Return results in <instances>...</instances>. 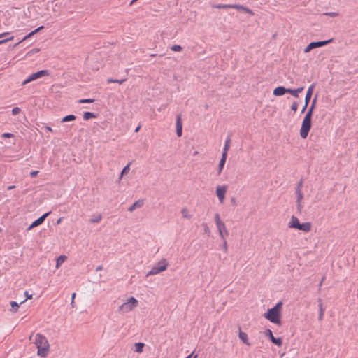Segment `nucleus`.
Wrapping results in <instances>:
<instances>
[{
	"label": "nucleus",
	"instance_id": "obj_28",
	"mask_svg": "<svg viewBox=\"0 0 358 358\" xmlns=\"http://www.w3.org/2000/svg\"><path fill=\"white\" fill-rule=\"evenodd\" d=\"M95 117H96V115L93 113H91V112H85L83 114V119L85 120H88L91 118H94Z\"/></svg>",
	"mask_w": 358,
	"mask_h": 358
},
{
	"label": "nucleus",
	"instance_id": "obj_45",
	"mask_svg": "<svg viewBox=\"0 0 358 358\" xmlns=\"http://www.w3.org/2000/svg\"><path fill=\"white\" fill-rule=\"evenodd\" d=\"M1 137L3 138H12V137H13V134H11V133H3L1 135Z\"/></svg>",
	"mask_w": 358,
	"mask_h": 358
},
{
	"label": "nucleus",
	"instance_id": "obj_57",
	"mask_svg": "<svg viewBox=\"0 0 358 358\" xmlns=\"http://www.w3.org/2000/svg\"><path fill=\"white\" fill-rule=\"evenodd\" d=\"M324 280V277H323V278H322V280H321V281H320V284H319V287H320L322 286V283H323Z\"/></svg>",
	"mask_w": 358,
	"mask_h": 358
},
{
	"label": "nucleus",
	"instance_id": "obj_15",
	"mask_svg": "<svg viewBox=\"0 0 358 358\" xmlns=\"http://www.w3.org/2000/svg\"><path fill=\"white\" fill-rule=\"evenodd\" d=\"M299 225H300V223H299V219L295 216H292V217L288 223V227L289 228H294V229H298Z\"/></svg>",
	"mask_w": 358,
	"mask_h": 358
},
{
	"label": "nucleus",
	"instance_id": "obj_1",
	"mask_svg": "<svg viewBox=\"0 0 358 358\" xmlns=\"http://www.w3.org/2000/svg\"><path fill=\"white\" fill-rule=\"evenodd\" d=\"M34 343L37 348V355L41 357H46L50 352V344L47 338L37 333L34 338Z\"/></svg>",
	"mask_w": 358,
	"mask_h": 358
},
{
	"label": "nucleus",
	"instance_id": "obj_7",
	"mask_svg": "<svg viewBox=\"0 0 358 358\" xmlns=\"http://www.w3.org/2000/svg\"><path fill=\"white\" fill-rule=\"evenodd\" d=\"M227 192V185H217L215 189V194L220 204H222L225 199V195Z\"/></svg>",
	"mask_w": 358,
	"mask_h": 358
},
{
	"label": "nucleus",
	"instance_id": "obj_4",
	"mask_svg": "<svg viewBox=\"0 0 358 358\" xmlns=\"http://www.w3.org/2000/svg\"><path fill=\"white\" fill-rule=\"evenodd\" d=\"M169 266V263L166 259H162L158 263L154 266L151 270L147 273L146 276L154 275L164 271Z\"/></svg>",
	"mask_w": 358,
	"mask_h": 358
},
{
	"label": "nucleus",
	"instance_id": "obj_21",
	"mask_svg": "<svg viewBox=\"0 0 358 358\" xmlns=\"http://www.w3.org/2000/svg\"><path fill=\"white\" fill-rule=\"evenodd\" d=\"M299 230H301L304 232H308L311 229V224L308 222L300 223V225L298 228Z\"/></svg>",
	"mask_w": 358,
	"mask_h": 358
},
{
	"label": "nucleus",
	"instance_id": "obj_58",
	"mask_svg": "<svg viewBox=\"0 0 358 358\" xmlns=\"http://www.w3.org/2000/svg\"><path fill=\"white\" fill-rule=\"evenodd\" d=\"M62 220V217L59 218V219L57 220V224H59V223L61 222Z\"/></svg>",
	"mask_w": 358,
	"mask_h": 358
},
{
	"label": "nucleus",
	"instance_id": "obj_55",
	"mask_svg": "<svg viewBox=\"0 0 358 358\" xmlns=\"http://www.w3.org/2000/svg\"><path fill=\"white\" fill-rule=\"evenodd\" d=\"M75 296H76V293H73L72 296H71V303H73Z\"/></svg>",
	"mask_w": 358,
	"mask_h": 358
},
{
	"label": "nucleus",
	"instance_id": "obj_11",
	"mask_svg": "<svg viewBox=\"0 0 358 358\" xmlns=\"http://www.w3.org/2000/svg\"><path fill=\"white\" fill-rule=\"evenodd\" d=\"M296 208L299 212H301L303 206H302V199L303 198V194L301 190L296 189Z\"/></svg>",
	"mask_w": 358,
	"mask_h": 358
},
{
	"label": "nucleus",
	"instance_id": "obj_5",
	"mask_svg": "<svg viewBox=\"0 0 358 358\" xmlns=\"http://www.w3.org/2000/svg\"><path fill=\"white\" fill-rule=\"evenodd\" d=\"M311 127V117L309 115H306L300 129V136L302 138H306L308 136V132Z\"/></svg>",
	"mask_w": 358,
	"mask_h": 358
},
{
	"label": "nucleus",
	"instance_id": "obj_16",
	"mask_svg": "<svg viewBox=\"0 0 358 358\" xmlns=\"http://www.w3.org/2000/svg\"><path fill=\"white\" fill-rule=\"evenodd\" d=\"M287 92V89L285 87L280 86L273 90V94L276 96H280L284 95Z\"/></svg>",
	"mask_w": 358,
	"mask_h": 358
},
{
	"label": "nucleus",
	"instance_id": "obj_29",
	"mask_svg": "<svg viewBox=\"0 0 358 358\" xmlns=\"http://www.w3.org/2000/svg\"><path fill=\"white\" fill-rule=\"evenodd\" d=\"M76 119V116L74 115H68L66 116H65L64 117H63L62 119V122H69V121H73Z\"/></svg>",
	"mask_w": 358,
	"mask_h": 358
},
{
	"label": "nucleus",
	"instance_id": "obj_34",
	"mask_svg": "<svg viewBox=\"0 0 358 358\" xmlns=\"http://www.w3.org/2000/svg\"><path fill=\"white\" fill-rule=\"evenodd\" d=\"M230 142H231V140H230V138L228 137L226 141H225V143H224V148H223V151L224 152H228V150H229V144H230Z\"/></svg>",
	"mask_w": 358,
	"mask_h": 358
},
{
	"label": "nucleus",
	"instance_id": "obj_42",
	"mask_svg": "<svg viewBox=\"0 0 358 358\" xmlns=\"http://www.w3.org/2000/svg\"><path fill=\"white\" fill-rule=\"evenodd\" d=\"M130 164H127L122 170V175H124L129 171Z\"/></svg>",
	"mask_w": 358,
	"mask_h": 358
},
{
	"label": "nucleus",
	"instance_id": "obj_10",
	"mask_svg": "<svg viewBox=\"0 0 358 358\" xmlns=\"http://www.w3.org/2000/svg\"><path fill=\"white\" fill-rule=\"evenodd\" d=\"M265 335L268 336L272 343L280 347L282 344L281 338H275L271 329H268L265 331Z\"/></svg>",
	"mask_w": 358,
	"mask_h": 358
},
{
	"label": "nucleus",
	"instance_id": "obj_26",
	"mask_svg": "<svg viewBox=\"0 0 358 358\" xmlns=\"http://www.w3.org/2000/svg\"><path fill=\"white\" fill-rule=\"evenodd\" d=\"M318 307H319L318 320L320 321H321L323 319V315H324V309L323 308V306H322L321 299L319 300Z\"/></svg>",
	"mask_w": 358,
	"mask_h": 358
},
{
	"label": "nucleus",
	"instance_id": "obj_25",
	"mask_svg": "<svg viewBox=\"0 0 358 358\" xmlns=\"http://www.w3.org/2000/svg\"><path fill=\"white\" fill-rule=\"evenodd\" d=\"M145 345L143 343L138 342L134 344V351L138 353H141L143 351Z\"/></svg>",
	"mask_w": 358,
	"mask_h": 358
},
{
	"label": "nucleus",
	"instance_id": "obj_40",
	"mask_svg": "<svg viewBox=\"0 0 358 358\" xmlns=\"http://www.w3.org/2000/svg\"><path fill=\"white\" fill-rule=\"evenodd\" d=\"M78 101H79V103H89L94 102V99H80Z\"/></svg>",
	"mask_w": 358,
	"mask_h": 358
},
{
	"label": "nucleus",
	"instance_id": "obj_43",
	"mask_svg": "<svg viewBox=\"0 0 358 358\" xmlns=\"http://www.w3.org/2000/svg\"><path fill=\"white\" fill-rule=\"evenodd\" d=\"M24 295L26 296V299L21 302V303H24L27 299H32V294H29L28 291L24 292Z\"/></svg>",
	"mask_w": 358,
	"mask_h": 358
},
{
	"label": "nucleus",
	"instance_id": "obj_47",
	"mask_svg": "<svg viewBox=\"0 0 358 358\" xmlns=\"http://www.w3.org/2000/svg\"><path fill=\"white\" fill-rule=\"evenodd\" d=\"M297 108H298V105L296 102L293 103L292 106H291V109L296 112L297 110Z\"/></svg>",
	"mask_w": 358,
	"mask_h": 358
},
{
	"label": "nucleus",
	"instance_id": "obj_24",
	"mask_svg": "<svg viewBox=\"0 0 358 358\" xmlns=\"http://www.w3.org/2000/svg\"><path fill=\"white\" fill-rule=\"evenodd\" d=\"M66 258L67 257L66 255L59 256L56 259V265H55L56 268H59L60 267V266L65 262Z\"/></svg>",
	"mask_w": 358,
	"mask_h": 358
},
{
	"label": "nucleus",
	"instance_id": "obj_38",
	"mask_svg": "<svg viewBox=\"0 0 358 358\" xmlns=\"http://www.w3.org/2000/svg\"><path fill=\"white\" fill-rule=\"evenodd\" d=\"M222 249L224 251V252H227V250H228L227 239L226 238L222 239Z\"/></svg>",
	"mask_w": 358,
	"mask_h": 358
},
{
	"label": "nucleus",
	"instance_id": "obj_50",
	"mask_svg": "<svg viewBox=\"0 0 358 358\" xmlns=\"http://www.w3.org/2000/svg\"><path fill=\"white\" fill-rule=\"evenodd\" d=\"M38 173V171H33L30 173V176L31 177H35L36 176H37V174Z\"/></svg>",
	"mask_w": 358,
	"mask_h": 358
},
{
	"label": "nucleus",
	"instance_id": "obj_18",
	"mask_svg": "<svg viewBox=\"0 0 358 358\" xmlns=\"http://www.w3.org/2000/svg\"><path fill=\"white\" fill-rule=\"evenodd\" d=\"M144 204V201L143 199H139L135 201L129 208L128 210L129 212H133L136 208H141Z\"/></svg>",
	"mask_w": 358,
	"mask_h": 358
},
{
	"label": "nucleus",
	"instance_id": "obj_14",
	"mask_svg": "<svg viewBox=\"0 0 358 358\" xmlns=\"http://www.w3.org/2000/svg\"><path fill=\"white\" fill-rule=\"evenodd\" d=\"M50 213L48 212V213H45V214H43L42 216H41L40 217H38V219H36L34 222H32V224L28 228V230H30L31 229H32L33 227H37L38 225H40L41 224L43 223V222L44 221L45 218L50 214Z\"/></svg>",
	"mask_w": 358,
	"mask_h": 358
},
{
	"label": "nucleus",
	"instance_id": "obj_13",
	"mask_svg": "<svg viewBox=\"0 0 358 358\" xmlns=\"http://www.w3.org/2000/svg\"><path fill=\"white\" fill-rule=\"evenodd\" d=\"M231 8L245 12L250 15H254V12L251 9L239 4H231Z\"/></svg>",
	"mask_w": 358,
	"mask_h": 358
},
{
	"label": "nucleus",
	"instance_id": "obj_27",
	"mask_svg": "<svg viewBox=\"0 0 358 358\" xmlns=\"http://www.w3.org/2000/svg\"><path fill=\"white\" fill-rule=\"evenodd\" d=\"M316 100H317V96L313 99L312 104L306 115H309V116L312 117L313 110L315 105L316 103Z\"/></svg>",
	"mask_w": 358,
	"mask_h": 358
},
{
	"label": "nucleus",
	"instance_id": "obj_3",
	"mask_svg": "<svg viewBox=\"0 0 358 358\" xmlns=\"http://www.w3.org/2000/svg\"><path fill=\"white\" fill-rule=\"evenodd\" d=\"M138 306V301L134 296L129 297L118 308L121 314H127L134 310Z\"/></svg>",
	"mask_w": 358,
	"mask_h": 358
},
{
	"label": "nucleus",
	"instance_id": "obj_30",
	"mask_svg": "<svg viewBox=\"0 0 358 358\" xmlns=\"http://www.w3.org/2000/svg\"><path fill=\"white\" fill-rule=\"evenodd\" d=\"M213 8H217V9H225V8H231V4H216L213 6Z\"/></svg>",
	"mask_w": 358,
	"mask_h": 358
},
{
	"label": "nucleus",
	"instance_id": "obj_32",
	"mask_svg": "<svg viewBox=\"0 0 358 358\" xmlns=\"http://www.w3.org/2000/svg\"><path fill=\"white\" fill-rule=\"evenodd\" d=\"M225 164V162H223L222 160H220L219 162V164H218V167H217V175H220L222 170H223V168H224V166Z\"/></svg>",
	"mask_w": 358,
	"mask_h": 358
},
{
	"label": "nucleus",
	"instance_id": "obj_49",
	"mask_svg": "<svg viewBox=\"0 0 358 358\" xmlns=\"http://www.w3.org/2000/svg\"><path fill=\"white\" fill-rule=\"evenodd\" d=\"M203 226L204 227V231L206 233L209 234L210 233V230H209V228H208L207 224H203Z\"/></svg>",
	"mask_w": 358,
	"mask_h": 358
},
{
	"label": "nucleus",
	"instance_id": "obj_2",
	"mask_svg": "<svg viewBox=\"0 0 358 358\" xmlns=\"http://www.w3.org/2000/svg\"><path fill=\"white\" fill-rule=\"evenodd\" d=\"M282 307V302L279 301L274 307L268 309L267 312L264 314V317L273 324L280 325Z\"/></svg>",
	"mask_w": 358,
	"mask_h": 358
},
{
	"label": "nucleus",
	"instance_id": "obj_6",
	"mask_svg": "<svg viewBox=\"0 0 358 358\" xmlns=\"http://www.w3.org/2000/svg\"><path fill=\"white\" fill-rule=\"evenodd\" d=\"M48 74H49V73H48V71H47V70H41V71H38L34 73H31V75H29L28 76V78L27 79H25L22 82V85H26L33 80H35L38 78H40L43 76H48Z\"/></svg>",
	"mask_w": 358,
	"mask_h": 358
},
{
	"label": "nucleus",
	"instance_id": "obj_33",
	"mask_svg": "<svg viewBox=\"0 0 358 358\" xmlns=\"http://www.w3.org/2000/svg\"><path fill=\"white\" fill-rule=\"evenodd\" d=\"M102 216L101 214H98L95 217L90 219V222L92 223H99L101 220Z\"/></svg>",
	"mask_w": 358,
	"mask_h": 358
},
{
	"label": "nucleus",
	"instance_id": "obj_44",
	"mask_svg": "<svg viewBox=\"0 0 358 358\" xmlns=\"http://www.w3.org/2000/svg\"><path fill=\"white\" fill-rule=\"evenodd\" d=\"M324 15L329 17H336L338 16V13L336 12H327L324 13Z\"/></svg>",
	"mask_w": 358,
	"mask_h": 358
},
{
	"label": "nucleus",
	"instance_id": "obj_35",
	"mask_svg": "<svg viewBox=\"0 0 358 358\" xmlns=\"http://www.w3.org/2000/svg\"><path fill=\"white\" fill-rule=\"evenodd\" d=\"M125 80L124 79H122V80H117V79H112V78H108L107 80V82L108 83H119V84H122Z\"/></svg>",
	"mask_w": 358,
	"mask_h": 358
},
{
	"label": "nucleus",
	"instance_id": "obj_56",
	"mask_svg": "<svg viewBox=\"0 0 358 358\" xmlns=\"http://www.w3.org/2000/svg\"><path fill=\"white\" fill-rule=\"evenodd\" d=\"M307 106H308V105H306V102H305V105H304V106L303 107V109H302V110H301V112H302V113H303V112H304V110H306V108Z\"/></svg>",
	"mask_w": 358,
	"mask_h": 358
},
{
	"label": "nucleus",
	"instance_id": "obj_20",
	"mask_svg": "<svg viewBox=\"0 0 358 358\" xmlns=\"http://www.w3.org/2000/svg\"><path fill=\"white\" fill-rule=\"evenodd\" d=\"M43 29V26H41L39 27H38L37 29H34V31H31L29 34H28L27 35H26L20 41H19L18 43H17L15 46L17 45L18 44H20L21 42L29 38L31 36H32L33 35H34L35 34H36L38 31H39L40 30Z\"/></svg>",
	"mask_w": 358,
	"mask_h": 358
},
{
	"label": "nucleus",
	"instance_id": "obj_23",
	"mask_svg": "<svg viewBox=\"0 0 358 358\" xmlns=\"http://www.w3.org/2000/svg\"><path fill=\"white\" fill-rule=\"evenodd\" d=\"M303 90V87H298L297 89H287V93L290 94L292 96L294 97H298L299 94Z\"/></svg>",
	"mask_w": 358,
	"mask_h": 358
},
{
	"label": "nucleus",
	"instance_id": "obj_8",
	"mask_svg": "<svg viewBox=\"0 0 358 358\" xmlns=\"http://www.w3.org/2000/svg\"><path fill=\"white\" fill-rule=\"evenodd\" d=\"M331 41H332V39L322 41L311 42L306 47V48L304 49V52L307 53L310 52L312 49L324 46L330 43Z\"/></svg>",
	"mask_w": 358,
	"mask_h": 358
},
{
	"label": "nucleus",
	"instance_id": "obj_61",
	"mask_svg": "<svg viewBox=\"0 0 358 358\" xmlns=\"http://www.w3.org/2000/svg\"><path fill=\"white\" fill-rule=\"evenodd\" d=\"M122 176H123V175H122V173H120V179H121V178H122Z\"/></svg>",
	"mask_w": 358,
	"mask_h": 358
},
{
	"label": "nucleus",
	"instance_id": "obj_48",
	"mask_svg": "<svg viewBox=\"0 0 358 358\" xmlns=\"http://www.w3.org/2000/svg\"><path fill=\"white\" fill-rule=\"evenodd\" d=\"M302 185H303V181H302V180H301L297 183V185H296V189L301 190Z\"/></svg>",
	"mask_w": 358,
	"mask_h": 358
},
{
	"label": "nucleus",
	"instance_id": "obj_46",
	"mask_svg": "<svg viewBox=\"0 0 358 358\" xmlns=\"http://www.w3.org/2000/svg\"><path fill=\"white\" fill-rule=\"evenodd\" d=\"M227 157V152L222 151V157L220 160H222L223 162H226V159Z\"/></svg>",
	"mask_w": 358,
	"mask_h": 358
},
{
	"label": "nucleus",
	"instance_id": "obj_39",
	"mask_svg": "<svg viewBox=\"0 0 358 358\" xmlns=\"http://www.w3.org/2000/svg\"><path fill=\"white\" fill-rule=\"evenodd\" d=\"M13 38H14V36H9L8 38H4V39H2V40H0V45H1V44H3V43H6V42H8V41H12Z\"/></svg>",
	"mask_w": 358,
	"mask_h": 358
},
{
	"label": "nucleus",
	"instance_id": "obj_60",
	"mask_svg": "<svg viewBox=\"0 0 358 358\" xmlns=\"http://www.w3.org/2000/svg\"><path fill=\"white\" fill-rule=\"evenodd\" d=\"M140 126L137 127L135 129V132H138L139 131Z\"/></svg>",
	"mask_w": 358,
	"mask_h": 358
},
{
	"label": "nucleus",
	"instance_id": "obj_31",
	"mask_svg": "<svg viewBox=\"0 0 358 358\" xmlns=\"http://www.w3.org/2000/svg\"><path fill=\"white\" fill-rule=\"evenodd\" d=\"M214 221L216 225L223 223L224 222L221 220V217L219 213L214 215Z\"/></svg>",
	"mask_w": 358,
	"mask_h": 358
},
{
	"label": "nucleus",
	"instance_id": "obj_12",
	"mask_svg": "<svg viewBox=\"0 0 358 358\" xmlns=\"http://www.w3.org/2000/svg\"><path fill=\"white\" fill-rule=\"evenodd\" d=\"M176 134L178 137H180L182 136V124L181 120V115H178L176 117Z\"/></svg>",
	"mask_w": 358,
	"mask_h": 358
},
{
	"label": "nucleus",
	"instance_id": "obj_9",
	"mask_svg": "<svg viewBox=\"0 0 358 358\" xmlns=\"http://www.w3.org/2000/svg\"><path fill=\"white\" fill-rule=\"evenodd\" d=\"M216 227L221 239H224L229 236V231L227 230L224 222L217 224Z\"/></svg>",
	"mask_w": 358,
	"mask_h": 358
},
{
	"label": "nucleus",
	"instance_id": "obj_19",
	"mask_svg": "<svg viewBox=\"0 0 358 358\" xmlns=\"http://www.w3.org/2000/svg\"><path fill=\"white\" fill-rule=\"evenodd\" d=\"M238 337L240 338V340L243 343H245V345H250V343H249L248 341V335L246 333L242 331L241 330V329H239V332H238Z\"/></svg>",
	"mask_w": 358,
	"mask_h": 358
},
{
	"label": "nucleus",
	"instance_id": "obj_51",
	"mask_svg": "<svg viewBox=\"0 0 358 358\" xmlns=\"http://www.w3.org/2000/svg\"><path fill=\"white\" fill-rule=\"evenodd\" d=\"M10 35V34L8 32H3V33H1L0 34V38H3L4 36H8Z\"/></svg>",
	"mask_w": 358,
	"mask_h": 358
},
{
	"label": "nucleus",
	"instance_id": "obj_41",
	"mask_svg": "<svg viewBox=\"0 0 358 358\" xmlns=\"http://www.w3.org/2000/svg\"><path fill=\"white\" fill-rule=\"evenodd\" d=\"M21 111V109L18 107H15L12 109V114L13 115H16L17 114H19Z\"/></svg>",
	"mask_w": 358,
	"mask_h": 358
},
{
	"label": "nucleus",
	"instance_id": "obj_54",
	"mask_svg": "<svg viewBox=\"0 0 358 358\" xmlns=\"http://www.w3.org/2000/svg\"><path fill=\"white\" fill-rule=\"evenodd\" d=\"M15 188V185H10L7 187V189L8 190H11V189H13Z\"/></svg>",
	"mask_w": 358,
	"mask_h": 358
},
{
	"label": "nucleus",
	"instance_id": "obj_22",
	"mask_svg": "<svg viewBox=\"0 0 358 358\" xmlns=\"http://www.w3.org/2000/svg\"><path fill=\"white\" fill-rule=\"evenodd\" d=\"M180 213L182 217L185 219L190 220L192 217V214L190 213L189 210L186 207L182 208L181 209Z\"/></svg>",
	"mask_w": 358,
	"mask_h": 358
},
{
	"label": "nucleus",
	"instance_id": "obj_17",
	"mask_svg": "<svg viewBox=\"0 0 358 358\" xmlns=\"http://www.w3.org/2000/svg\"><path fill=\"white\" fill-rule=\"evenodd\" d=\"M315 83H312L308 87V89L307 90V92H306V96H305V102H306V105H308L309 101H310V99L311 98V96H312L313 90L315 88Z\"/></svg>",
	"mask_w": 358,
	"mask_h": 358
},
{
	"label": "nucleus",
	"instance_id": "obj_52",
	"mask_svg": "<svg viewBox=\"0 0 358 358\" xmlns=\"http://www.w3.org/2000/svg\"><path fill=\"white\" fill-rule=\"evenodd\" d=\"M197 357V355H194V353H191L189 355H188L186 358H196Z\"/></svg>",
	"mask_w": 358,
	"mask_h": 358
},
{
	"label": "nucleus",
	"instance_id": "obj_53",
	"mask_svg": "<svg viewBox=\"0 0 358 358\" xmlns=\"http://www.w3.org/2000/svg\"><path fill=\"white\" fill-rule=\"evenodd\" d=\"M45 129L47 131H50V132H52V128H51L50 127H49V126H45Z\"/></svg>",
	"mask_w": 358,
	"mask_h": 358
},
{
	"label": "nucleus",
	"instance_id": "obj_59",
	"mask_svg": "<svg viewBox=\"0 0 358 358\" xmlns=\"http://www.w3.org/2000/svg\"><path fill=\"white\" fill-rule=\"evenodd\" d=\"M101 269H102V266H98V267L96 268V271H100V270H101Z\"/></svg>",
	"mask_w": 358,
	"mask_h": 358
},
{
	"label": "nucleus",
	"instance_id": "obj_37",
	"mask_svg": "<svg viewBox=\"0 0 358 358\" xmlns=\"http://www.w3.org/2000/svg\"><path fill=\"white\" fill-rule=\"evenodd\" d=\"M171 50L174 52H179L182 50V47L179 45H173L171 47Z\"/></svg>",
	"mask_w": 358,
	"mask_h": 358
},
{
	"label": "nucleus",
	"instance_id": "obj_36",
	"mask_svg": "<svg viewBox=\"0 0 358 358\" xmlns=\"http://www.w3.org/2000/svg\"><path fill=\"white\" fill-rule=\"evenodd\" d=\"M10 306L12 307V310L15 312L17 310L18 308H19V304L15 302V301H11L10 302Z\"/></svg>",
	"mask_w": 358,
	"mask_h": 358
}]
</instances>
